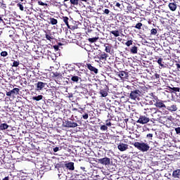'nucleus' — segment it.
Segmentation results:
<instances>
[{
	"mask_svg": "<svg viewBox=\"0 0 180 180\" xmlns=\"http://www.w3.org/2000/svg\"><path fill=\"white\" fill-rule=\"evenodd\" d=\"M150 96H151L152 99H153V101H149L150 105H154L155 106H156V108H158V109H161L162 110H165V109L167 108V103H167V101L158 100V97L155 96L154 94H153V93L150 94ZM154 102H155V103H154Z\"/></svg>",
	"mask_w": 180,
	"mask_h": 180,
	"instance_id": "f257e3e1",
	"label": "nucleus"
},
{
	"mask_svg": "<svg viewBox=\"0 0 180 180\" xmlns=\"http://www.w3.org/2000/svg\"><path fill=\"white\" fill-rule=\"evenodd\" d=\"M134 146L136 148L142 151V153H147L150 150V145L144 142H135Z\"/></svg>",
	"mask_w": 180,
	"mask_h": 180,
	"instance_id": "f03ea898",
	"label": "nucleus"
},
{
	"mask_svg": "<svg viewBox=\"0 0 180 180\" xmlns=\"http://www.w3.org/2000/svg\"><path fill=\"white\" fill-rule=\"evenodd\" d=\"M140 95H141V91H140V90L135 89L131 91L129 98L132 101H140Z\"/></svg>",
	"mask_w": 180,
	"mask_h": 180,
	"instance_id": "7ed1b4c3",
	"label": "nucleus"
},
{
	"mask_svg": "<svg viewBox=\"0 0 180 180\" xmlns=\"http://www.w3.org/2000/svg\"><path fill=\"white\" fill-rule=\"evenodd\" d=\"M101 53L102 51L101 50H98L97 52H94V58H98V60H106V58H108V54L105 52Z\"/></svg>",
	"mask_w": 180,
	"mask_h": 180,
	"instance_id": "20e7f679",
	"label": "nucleus"
},
{
	"mask_svg": "<svg viewBox=\"0 0 180 180\" xmlns=\"http://www.w3.org/2000/svg\"><path fill=\"white\" fill-rule=\"evenodd\" d=\"M63 127H69L74 129L75 127H78V124L73 121H69L68 120H65L63 122Z\"/></svg>",
	"mask_w": 180,
	"mask_h": 180,
	"instance_id": "39448f33",
	"label": "nucleus"
},
{
	"mask_svg": "<svg viewBox=\"0 0 180 180\" xmlns=\"http://www.w3.org/2000/svg\"><path fill=\"white\" fill-rule=\"evenodd\" d=\"M37 87V91H43V89H47V83L43 82H37L35 84Z\"/></svg>",
	"mask_w": 180,
	"mask_h": 180,
	"instance_id": "423d86ee",
	"label": "nucleus"
},
{
	"mask_svg": "<svg viewBox=\"0 0 180 180\" xmlns=\"http://www.w3.org/2000/svg\"><path fill=\"white\" fill-rule=\"evenodd\" d=\"M98 164H101L102 165H110V158H103L98 160Z\"/></svg>",
	"mask_w": 180,
	"mask_h": 180,
	"instance_id": "0eeeda50",
	"label": "nucleus"
},
{
	"mask_svg": "<svg viewBox=\"0 0 180 180\" xmlns=\"http://www.w3.org/2000/svg\"><path fill=\"white\" fill-rule=\"evenodd\" d=\"M166 109L169 110V112H176V110H178L176 105L172 104L171 102H169L168 104H166Z\"/></svg>",
	"mask_w": 180,
	"mask_h": 180,
	"instance_id": "6e6552de",
	"label": "nucleus"
},
{
	"mask_svg": "<svg viewBox=\"0 0 180 180\" xmlns=\"http://www.w3.org/2000/svg\"><path fill=\"white\" fill-rule=\"evenodd\" d=\"M150 122V118L148 117H146V115H141L139 117L137 123H140V124H146V123H148Z\"/></svg>",
	"mask_w": 180,
	"mask_h": 180,
	"instance_id": "1a4fd4ad",
	"label": "nucleus"
},
{
	"mask_svg": "<svg viewBox=\"0 0 180 180\" xmlns=\"http://www.w3.org/2000/svg\"><path fill=\"white\" fill-rule=\"evenodd\" d=\"M158 110V108H144V113L145 115H150V116H153Z\"/></svg>",
	"mask_w": 180,
	"mask_h": 180,
	"instance_id": "9d476101",
	"label": "nucleus"
},
{
	"mask_svg": "<svg viewBox=\"0 0 180 180\" xmlns=\"http://www.w3.org/2000/svg\"><path fill=\"white\" fill-rule=\"evenodd\" d=\"M117 148L120 150V151H126V150L129 148V145L124 143H120L118 145Z\"/></svg>",
	"mask_w": 180,
	"mask_h": 180,
	"instance_id": "9b49d317",
	"label": "nucleus"
},
{
	"mask_svg": "<svg viewBox=\"0 0 180 180\" xmlns=\"http://www.w3.org/2000/svg\"><path fill=\"white\" fill-rule=\"evenodd\" d=\"M65 167L67 168V169H69V171H74L75 169L74 162H72L65 164Z\"/></svg>",
	"mask_w": 180,
	"mask_h": 180,
	"instance_id": "f8f14e48",
	"label": "nucleus"
},
{
	"mask_svg": "<svg viewBox=\"0 0 180 180\" xmlns=\"http://www.w3.org/2000/svg\"><path fill=\"white\" fill-rule=\"evenodd\" d=\"M118 76L122 79H126V78H127L129 77V73H127V72H126L124 71H122V72H120V73L118 74Z\"/></svg>",
	"mask_w": 180,
	"mask_h": 180,
	"instance_id": "ddd939ff",
	"label": "nucleus"
},
{
	"mask_svg": "<svg viewBox=\"0 0 180 180\" xmlns=\"http://www.w3.org/2000/svg\"><path fill=\"white\" fill-rule=\"evenodd\" d=\"M87 68L94 74H98V69L92 65L90 63L87 64Z\"/></svg>",
	"mask_w": 180,
	"mask_h": 180,
	"instance_id": "4468645a",
	"label": "nucleus"
},
{
	"mask_svg": "<svg viewBox=\"0 0 180 180\" xmlns=\"http://www.w3.org/2000/svg\"><path fill=\"white\" fill-rule=\"evenodd\" d=\"M62 20L64 22L65 25H66L68 29H71V27L70 26V24L68 23L70 18H68V17H67V16H63Z\"/></svg>",
	"mask_w": 180,
	"mask_h": 180,
	"instance_id": "2eb2a0df",
	"label": "nucleus"
},
{
	"mask_svg": "<svg viewBox=\"0 0 180 180\" xmlns=\"http://www.w3.org/2000/svg\"><path fill=\"white\" fill-rule=\"evenodd\" d=\"M152 117H153L155 120L160 119V117H161V112L160 111V110H158L155 112V114L152 116Z\"/></svg>",
	"mask_w": 180,
	"mask_h": 180,
	"instance_id": "dca6fc26",
	"label": "nucleus"
},
{
	"mask_svg": "<svg viewBox=\"0 0 180 180\" xmlns=\"http://www.w3.org/2000/svg\"><path fill=\"white\" fill-rule=\"evenodd\" d=\"M172 176L174 178H180V169L174 170L173 172Z\"/></svg>",
	"mask_w": 180,
	"mask_h": 180,
	"instance_id": "f3484780",
	"label": "nucleus"
},
{
	"mask_svg": "<svg viewBox=\"0 0 180 180\" xmlns=\"http://www.w3.org/2000/svg\"><path fill=\"white\" fill-rule=\"evenodd\" d=\"M169 8L170 11H172L174 12V11H176V4H175L174 3H170L169 4Z\"/></svg>",
	"mask_w": 180,
	"mask_h": 180,
	"instance_id": "a211bd4d",
	"label": "nucleus"
},
{
	"mask_svg": "<svg viewBox=\"0 0 180 180\" xmlns=\"http://www.w3.org/2000/svg\"><path fill=\"white\" fill-rule=\"evenodd\" d=\"M80 79H81V77L78 76L72 75L71 81H72V82H79Z\"/></svg>",
	"mask_w": 180,
	"mask_h": 180,
	"instance_id": "6ab92c4d",
	"label": "nucleus"
},
{
	"mask_svg": "<svg viewBox=\"0 0 180 180\" xmlns=\"http://www.w3.org/2000/svg\"><path fill=\"white\" fill-rule=\"evenodd\" d=\"M100 95H101L102 98H106V96L108 95V91L105 89H101L99 91Z\"/></svg>",
	"mask_w": 180,
	"mask_h": 180,
	"instance_id": "aec40b11",
	"label": "nucleus"
},
{
	"mask_svg": "<svg viewBox=\"0 0 180 180\" xmlns=\"http://www.w3.org/2000/svg\"><path fill=\"white\" fill-rule=\"evenodd\" d=\"M110 34H113L115 36V37H119V36H120V34L119 32V30H112L110 31Z\"/></svg>",
	"mask_w": 180,
	"mask_h": 180,
	"instance_id": "412c9836",
	"label": "nucleus"
},
{
	"mask_svg": "<svg viewBox=\"0 0 180 180\" xmlns=\"http://www.w3.org/2000/svg\"><path fill=\"white\" fill-rule=\"evenodd\" d=\"M8 127H9V125H8L6 123L0 124V130H6V129H8Z\"/></svg>",
	"mask_w": 180,
	"mask_h": 180,
	"instance_id": "4be33fe9",
	"label": "nucleus"
},
{
	"mask_svg": "<svg viewBox=\"0 0 180 180\" xmlns=\"http://www.w3.org/2000/svg\"><path fill=\"white\" fill-rule=\"evenodd\" d=\"M70 1L71 5H73V6H78L79 0H70Z\"/></svg>",
	"mask_w": 180,
	"mask_h": 180,
	"instance_id": "5701e85b",
	"label": "nucleus"
},
{
	"mask_svg": "<svg viewBox=\"0 0 180 180\" xmlns=\"http://www.w3.org/2000/svg\"><path fill=\"white\" fill-rule=\"evenodd\" d=\"M49 22L51 25H57L58 23V21L56 18H50Z\"/></svg>",
	"mask_w": 180,
	"mask_h": 180,
	"instance_id": "b1692460",
	"label": "nucleus"
},
{
	"mask_svg": "<svg viewBox=\"0 0 180 180\" xmlns=\"http://www.w3.org/2000/svg\"><path fill=\"white\" fill-rule=\"evenodd\" d=\"M20 89L18 88H14L13 90H11V93L13 95H18L19 94Z\"/></svg>",
	"mask_w": 180,
	"mask_h": 180,
	"instance_id": "393cba45",
	"label": "nucleus"
},
{
	"mask_svg": "<svg viewBox=\"0 0 180 180\" xmlns=\"http://www.w3.org/2000/svg\"><path fill=\"white\" fill-rule=\"evenodd\" d=\"M32 99H33V101H41V99H43V96L39 95L37 96H34V97H32Z\"/></svg>",
	"mask_w": 180,
	"mask_h": 180,
	"instance_id": "a878e982",
	"label": "nucleus"
},
{
	"mask_svg": "<svg viewBox=\"0 0 180 180\" xmlns=\"http://www.w3.org/2000/svg\"><path fill=\"white\" fill-rule=\"evenodd\" d=\"M131 53L132 54H137V46H134L131 49Z\"/></svg>",
	"mask_w": 180,
	"mask_h": 180,
	"instance_id": "bb28decb",
	"label": "nucleus"
},
{
	"mask_svg": "<svg viewBox=\"0 0 180 180\" xmlns=\"http://www.w3.org/2000/svg\"><path fill=\"white\" fill-rule=\"evenodd\" d=\"M162 58H159L157 61L158 64H159V65H160V67H162V68H164V62L162 61Z\"/></svg>",
	"mask_w": 180,
	"mask_h": 180,
	"instance_id": "cd10ccee",
	"label": "nucleus"
},
{
	"mask_svg": "<svg viewBox=\"0 0 180 180\" xmlns=\"http://www.w3.org/2000/svg\"><path fill=\"white\" fill-rule=\"evenodd\" d=\"M17 6L19 8L20 11H25V7H23V3H18Z\"/></svg>",
	"mask_w": 180,
	"mask_h": 180,
	"instance_id": "c85d7f7f",
	"label": "nucleus"
},
{
	"mask_svg": "<svg viewBox=\"0 0 180 180\" xmlns=\"http://www.w3.org/2000/svg\"><path fill=\"white\" fill-rule=\"evenodd\" d=\"M143 26V23L141 22H139L135 25V29H139V30H140V29H141V27Z\"/></svg>",
	"mask_w": 180,
	"mask_h": 180,
	"instance_id": "c756f323",
	"label": "nucleus"
},
{
	"mask_svg": "<svg viewBox=\"0 0 180 180\" xmlns=\"http://www.w3.org/2000/svg\"><path fill=\"white\" fill-rule=\"evenodd\" d=\"M12 67H19V60H13Z\"/></svg>",
	"mask_w": 180,
	"mask_h": 180,
	"instance_id": "7c9ffc66",
	"label": "nucleus"
},
{
	"mask_svg": "<svg viewBox=\"0 0 180 180\" xmlns=\"http://www.w3.org/2000/svg\"><path fill=\"white\" fill-rule=\"evenodd\" d=\"M150 34H153V36H155V34H157V29L153 28L150 30Z\"/></svg>",
	"mask_w": 180,
	"mask_h": 180,
	"instance_id": "2f4dec72",
	"label": "nucleus"
},
{
	"mask_svg": "<svg viewBox=\"0 0 180 180\" xmlns=\"http://www.w3.org/2000/svg\"><path fill=\"white\" fill-rule=\"evenodd\" d=\"M110 13V11L108 8L103 10V15H109Z\"/></svg>",
	"mask_w": 180,
	"mask_h": 180,
	"instance_id": "473e14b6",
	"label": "nucleus"
},
{
	"mask_svg": "<svg viewBox=\"0 0 180 180\" xmlns=\"http://www.w3.org/2000/svg\"><path fill=\"white\" fill-rule=\"evenodd\" d=\"M105 51H106V53H110V50H111V47H110V46H106V45H105Z\"/></svg>",
	"mask_w": 180,
	"mask_h": 180,
	"instance_id": "72a5a7b5",
	"label": "nucleus"
},
{
	"mask_svg": "<svg viewBox=\"0 0 180 180\" xmlns=\"http://www.w3.org/2000/svg\"><path fill=\"white\" fill-rule=\"evenodd\" d=\"M96 40H98V38H96V37L89 39V41H90V43H95V41H96Z\"/></svg>",
	"mask_w": 180,
	"mask_h": 180,
	"instance_id": "f704fd0d",
	"label": "nucleus"
},
{
	"mask_svg": "<svg viewBox=\"0 0 180 180\" xmlns=\"http://www.w3.org/2000/svg\"><path fill=\"white\" fill-rule=\"evenodd\" d=\"M125 44H126V46H127V47H130V46H131V44H133V41H131V40L127 41L125 43Z\"/></svg>",
	"mask_w": 180,
	"mask_h": 180,
	"instance_id": "c9c22d12",
	"label": "nucleus"
},
{
	"mask_svg": "<svg viewBox=\"0 0 180 180\" xmlns=\"http://www.w3.org/2000/svg\"><path fill=\"white\" fill-rule=\"evenodd\" d=\"M100 129L103 131H106V130H108V127L106 125H102Z\"/></svg>",
	"mask_w": 180,
	"mask_h": 180,
	"instance_id": "e433bc0d",
	"label": "nucleus"
},
{
	"mask_svg": "<svg viewBox=\"0 0 180 180\" xmlns=\"http://www.w3.org/2000/svg\"><path fill=\"white\" fill-rule=\"evenodd\" d=\"M46 40L51 41L52 39H53V37H51V35H50V34H46Z\"/></svg>",
	"mask_w": 180,
	"mask_h": 180,
	"instance_id": "4c0bfd02",
	"label": "nucleus"
},
{
	"mask_svg": "<svg viewBox=\"0 0 180 180\" xmlns=\"http://www.w3.org/2000/svg\"><path fill=\"white\" fill-rule=\"evenodd\" d=\"M1 57H6L8 56V52L7 51H2L1 53Z\"/></svg>",
	"mask_w": 180,
	"mask_h": 180,
	"instance_id": "58836bf2",
	"label": "nucleus"
},
{
	"mask_svg": "<svg viewBox=\"0 0 180 180\" xmlns=\"http://www.w3.org/2000/svg\"><path fill=\"white\" fill-rule=\"evenodd\" d=\"M38 4L41 5V6H47V4L43 3L41 1H39Z\"/></svg>",
	"mask_w": 180,
	"mask_h": 180,
	"instance_id": "ea45409f",
	"label": "nucleus"
},
{
	"mask_svg": "<svg viewBox=\"0 0 180 180\" xmlns=\"http://www.w3.org/2000/svg\"><path fill=\"white\" fill-rule=\"evenodd\" d=\"M147 139H150V140L153 139V134H148L146 135Z\"/></svg>",
	"mask_w": 180,
	"mask_h": 180,
	"instance_id": "a19ab883",
	"label": "nucleus"
},
{
	"mask_svg": "<svg viewBox=\"0 0 180 180\" xmlns=\"http://www.w3.org/2000/svg\"><path fill=\"white\" fill-rule=\"evenodd\" d=\"M105 124V126H108V127H110V126H112V122H109V120H107Z\"/></svg>",
	"mask_w": 180,
	"mask_h": 180,
	"instance_id": "79ce46f5",
	"label": "nucleus"
},
{
	"mask_svg": "<svg viewBox=\"0 0 180 180\" xmlns=\"http://www.w3.org/2000/svg\"><path fill=\"white\" fill-rule=\"evenodd\" d=\"M175 131L176 134H180V127L175 128Z\"/></svg>",
	"mask_w": 180,
	"mask_h": 180,
	"instance_id": "37998d69",
	"label": "nucleus"
},
{
	"mask_svg": "<svg viewBox=\"0 0 180 180\" xmlns=\"http://www.w3.org/2000/svg\"><path fill=\"white\" fill-rule=\"evenodd\" d=\"M80 169L81 171H82V172H86V169L85 168V167H80Z\"/></svg>",
	"mask_w": 180,
	"mask_h": 180,
	"instance_id": "c03bdc74",
	"label": "nucleus"
},
{
	"mask_svg": "<svg viewBox=\"0 0 180 180\" xmlns=\"http://www.w3.org/2000/svg\"><path fill=\"white\" fill-rule=\"evenodd\" d=\"M173 91H174V92H179L180 89H179V87H174V88H173Z\"/></svg>",
	"mask_w": 180,
	"mask_h": 180,
	"instance_id": "a18cd8bd",
	"label": "nucleus"
},
{
	"mask_svg": "<svg viewBox=\"0 0 180 180\" xmlns=\"http://www.w3.org/2000/svg\"><path fill=\"white\" fill-rule=\"evenodd\" d=\"M12 95H13V94L11 90L10 91H8V92L6 93V96H12Z\"/></svg>",
	"mask_w": 180,
	"mask_h": 180,
	"instance_id": "49530a36",
	"label": "nucleus"
},
{
	"mask_svg": "<svg viewBox=\"0 0 180 180\" xmlns=\"http://www.w3.org/2000/svg\"><path fill=\"white\" fill-rule=\"evenodd\" d=\"M53 151H54V153H57L58 151H60V148H58V147L54 148Z\"/></svg>",
	"mask_w": 180,
	"mask_h": 180,
	"instance_id": "de8ad7c7",
	"label": "nucleus"
},
{
	"mask_svg": "<svg viewBox=\"0 0 180 180\" xmlns=\"http://www.w3.org/2000/svg\"><path fill=\"white\" fill-rule=\"evenodd\" d=\"M54 77H61V74L58 73V72H55L53 73Z\"/></svg>",
	"mask_w": 180,
	"mask_h": 180,
	"instance_id": "09e8293b",
	"label": "nucleus"
},
{
	"mask_svg": "<svg viewBox=\"0 0 180 180\" xmlns=\"http://www.w3.org/2000/svg\"><path fill=\"white\" fill-rule=\"evenodd\" d=\"M88 117H89L88 114H85L84 115H83V119H84L85 120H86V119H88Z\"/></svg>",
	"mask_w": 180,
	"mask_h": 180,
	"instance_id": "8fccbe9b",
	"label": "nucleus"
},
{
	"mask_svg": "<svg viewBox=\"0 0 180 180\" xmlns=\"http://www.w3.org/2000/svg\"><path fill=\"white\" fill-rule=\"evenodd\" d=\"M115 6H117V8H120V6H122V4H120V3H115Z\"/></svg>",
	"mask_w": 180,
	"mask_h": 180,
	"instance_id": "3c124183",
	"label": "nucleus"
},
{
	"mask_svg": "<svg viewBox=\"0 0 180 180\" xmlns=\"http://www.w3.org/2000/svg\"><path fill=\"white\" fill-rule=\"evenodd\" d=\"M154 77H155V78H156V79H158V78H160V75L156 73V74H155Z\"/></svg>",
	"mask_w": 180,
	"mask_h": 180,
	"instance_id": "603ef678",
	"label": "nucleus"
},
{
	"mask_svg": "<svg viewBox=\"0 0 180 180\" xmlns=\"http://www.w3.org/2000/svg\"><path fill=\"white\" fill-rule=\"evenodd\" d=\"M176 67L177 70H180V64L179 63H176Z\"/></svg>",
	"mask_w": 180,
	"mask_h": 180,
	"instance_id": "864d4df0",
	"label": "nucleus"
},
{
	"mask_svg": "<svg viewBox=\"0 0 180 180\" xmlns=\"http://www.w3.org/2000/svg\"><path fill=\"white\" fill-rule=\"evenodd\" d=\"M53 48L56 51H58V46H54Z\"/></svg>",
	"mask_w": 180,
	"mask_h": 180,
	"instance_id": "5fc2aeb1",
	"label": "nucleus"
},
{
	"mask_svg": "<svg viewBox=\"0 0 180 180\" xmlns=\"http://www.w3.org/2000/svg\"><path fill=\"white\" fill-rule=\"evenodd\" d=\"M126 88H127V89L130 90V89H131V86L127 85V86H126Z\"/></svg>",
	"mask_w": 180,
	"mask_h": 180,
	"instance_id": "6e6d98bb",
	"label": "nucleus"
},
{
	"mask_svg": "<svg viewBox=\"0 0 180 180\" xmlns=\"http://www.w3.org/2000/svg\"><path fill=\"white\" fill-rule=\"evenodd\" d=\"M2 180H9V176H6L4 179H3Z\"/></svg>",
	"mask_w": 180,
	"mask_h": 180,
	"instance_id": "4d7b16f0",
	"label": "nucleus"
},
{
	"mask_svg": "<svg viewBox=\"0 0 180 180\" xmlns=\"http://www.w3.org/2000/svg\"><path fill=\"white\" fill-rule=\"evenodd\" d=\"M82 2H88V0H80Z\"/></svg>",
	"mask_w": 180,
	"mask_h": 180,
	"instance_id": "13d9d810",
	"label": "nucleus"
},
{
	"mask_svg": "<svg viewBox=\"0 0 180 180\" xmlns=\"http://www.w3.org/2000/svg\"><path fill=\"white\" fill-rule=\"evenodd\" d=\"M58 46H63V44L58 43Z\"/></svg>",
	"mask_w": 180,
	"mask_h": 180,
	"instance_id": "bf43d9fd",
	"label": "nucleus"
},
{
	"mask_svg": "<svg viewBox=\"0 0 180 180\" xmlns=\"http://www.w3.org/2000/svg\"><path fill=\"white\" fill-rule=\"evenodd\" d=\"M24 84H27V82L25 80Z\"/></svg>",
	"mask_w": 180,
	"mask_h": 180,
	"instance_id": "052dcab7",
	"label": "nucleus"
},
{
	"mask_svg": "<svg viewBox=\"0 0 180 180\" xmlns=\"http://www.w3.org/2000/svg\"><path fill=\"white\" fill-rule=\"evenodd\" d=\"M21 2H25V0H20Z\"/></svg>",
	"mask_w": 180,
	"mask_h": 180,
	"instance_id": "680f3d73",
	"label": "nucleus"
},
{
	"mask_svg": "<svg viewBox=\"0 0 180 180\" xmlns=\"http://www.w3.org/2000/svg\"><path fill=\"white\" fill-rule=\"evenodd\" d=\"M67 1H69V0H64L65 2H67Z\"/></svg>",
	"mask_w": 180,
	"mask_h": 180,
	"instance_id": "e2e57ef3",
	"label": "nucleus"
},
{
	"mask_svg": "<svg viewBox=\"0 0 180 180\" xmlns=\"http://www.w3.org/2000/svg\"><path fill=\"white\" fill-rule=\"evenodd\" d=\"M0 20H2V18L0 17Z\"/></svg>",
	"mask_w": 180,
	"mask_h": 180,
	"instance_id": "0e129e2a",
	"label": "nucleus"
},
{
	"mask_svg": "<svg viewBox=\"0 0 180 180\" xmlns=\"http://www.w3.org/2000/svg\"><path fill=\"white\" fill-rule=\"evenodd\" d=\"M58 176H60V174H58Z\"/></svg>",
	"mask_w": 180,
	"mask_h": 180,
	"instance_id": "69168bd1",
	"label": "nucleus"
}]
</instances>
